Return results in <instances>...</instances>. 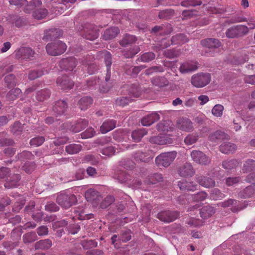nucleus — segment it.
Segmentation results:
<instances>
[{
	"mask_svg": "<svg viewBox=\"0 0 255 255\" xmlns=\"http://www.w3.org/2000/svg\"><path fill=\"white\" fill-rule=\"evenodd\" d=\"M22 239L25 244L31 243L37 240V236L34 232H31L25 234Z\"/></svg>",
	"mask_w": 255,
	"mask_h": 255,
	"instance_id": "48",
	"label": "nucleus"
},
{
	"mask_svg": "<svg viewBox=\"0 0 255 255\" xmlns=\"http://www.w3.org/2000/svg\"><path fill=\"white\" fill-rule=\"evenodd\" d=\"M62 35V31L59 28H51L44 32L43 39H50L57 38Z\"/></svg>",
	"mask_w": 255,
	"mask_h": 255,
	"instance_id": "27",
	"label": "nucleus"
},
{
	"mask_svg": "<svg viewBox=\"0 0 255 255\" xmlns=\"http://www.w3.org/2000/svg\"><path fill=\"white\" fill-rule=\"evenodd\" d=\"M117 122L114 120H107L105 121L100 127L102 133H106L116 128Z\"/></svg>",
	"mask_w": 255,
	"mask_h": 255,
	"instance_id": "28",
	"label": "nucleus"
},
{
	"mask_svg": "<svg viewBox=\"0 0 255 255\" xmlns=\"http://www.w3.org/2000/svg\"><path fill=\"white\" fill-rule=\"evenodd\" d=\"M119 32L120 30L118 27H111L104 31L102 37L105 40H110L115 38Z\"/></svg>",
	"mask_w": 255,
	"mask_h": 255,
	"instance_id": "23",
	"label": "nucleus"
},
{
	"mask_svg": "<svg viewBox=\"0 0 255 255\" xmlns=\"http://www.w3.org/2000/svg\"><path fill=\"white\" fill-rule=\"evenodd\" d=\"M117 179L121 183H125L128 182L130 179V175L126 171L119 170L116 175Z\"/></svg>",
	"mask_w": 255,
	"mask_h": 255,
	"instance_id": "47",
	"label": "nucleus"
},
{
	"mask_svg": "<svg viewBox=\"0 0 255 255\" xmlns=\"http://www.w3.org/2000/svg\"><path fill=\"white\" fill-rule=\"evenodd\" d=\"M241 198H251L255 196V184L248 186L238 194Z\"/></svg>",
	"mask_w": 255,
	"mask_h": 255,
	"instance_id": "26",
	"label": "nucleus"
},
{
	"mask_svg": "<svg viewBox=\"0 0 255 255\" xmlns=\"http://www.w3.org/2000/svg\"><path fill=\"white\" fill-rule=\"evenodd\" d=\"M178 186L180 189L182 191L194 192L197 190L198 185L193 181H187L182 179L178 182Z\"/></svg>",
	"mask_w": 255,
	"mask_h": 255,
	"instance_id": "15",
	"label": "nucleus"
},
{
	"mask_svg": "<svg viewBox=\"0 0 255 255\" xmlns=\"http://www.w3.org/2000/svg\"><path fill=\"white\" fill-rule=\"evenodd\" d=\"M99 192L94 189H89L85 194L86 199L88 201H92L97 200L99 197Z\"/></svg>",
	"mask_w": 255,
	"mask_h": 255,
	"instance_id": "42",
	"label": "nucleus"
},
{
	"mask_svg": "<svg viewBox=\"0 0 255 255\" xmlns=\"http://www.w3.org/2000/svg\"><path fill=\"white\" fill-rule=\"evenodd\" d=\"M181 52L180 50L175 49H167L163 52L164 55L168 58H174L180 56Z\"/></svg>",
	"mask_w": 255,
	"mask_h": 255,
	"instance_id": "52",
	"label": "nucleus"
},
{
	"mask_svg": "<svg viewBox=\"0 0 255 255\" xmlns=\"http://www.w3.org/2000/svg\"><path fill=\"white\" fill-rule=\"evenodd\" d=\"M56 84L63 90L71 89L74 86V82L66 75L59 77L57 79Z\"/></svg>",
	"mask_w": 255,
	"mask_h": 255,
	"instance_id": "12",
	"label": "nucleus"
},
{
	"mask_svg": "<svg viewBox=\"0 0 255 255\" xmlns=\"http://www.w3.org/2000/svg\"><path fill=\"white\" fill-rule=\"evenodd\" d=\"M82 35L87 39L94 40L99 36V30L95 25L88 24L84 27Z\"/></svg>",
	"mask_w": 255,
	"mask_h": 255,
	"instance_id": "8",
	"label": "nucleus"
},
{
	"mask_svg": "<svg viewBox=\"0 0 255 255\" xmlns=\"http://www.w3.org/2000/svg\"><path fill=\"white\" fill-rule=\"evenodd\" d=\"M152 84L155 86L163 87L168 84V81L164 77H155L151 79Z\"/></svg>",
	"mask_w": 255,
	"mask_h": 255,
	"instance_id": "41",
	"label": "nucleus"
},
{
	"mask_svg": "<svg viewBox=\"0 0 255 255\" xmlns=\"http://www.w3.org/2000/svg\"><path fill=\"white\" fill-rule=\"evenodd\" d=\"M197 182L205 188H212L215 186V180L208 176L200 175L196 177Z\"/></svg>",
	"mask_w": 255,
	"mask_h": 255,
	"instance_id": "18",
	"label": "nucleus"
},
{
	"mask_svg": "<svg viewBox=\"0 0 255 255\" xmlns=\"http://www.w3.org/2000/svg\"><path fill=\"white\" fill-rule=\"evenodd\" d=\"M4 81L8 88H11L16 85V80L15 76L13 74L7 75L4 78Z\"/></svg>",
	"mask_w": 255,
	"mask_h": 255,
	"instance_id": "63",
	"label": "nucleus"
},
{
	"mask_svg": "<svg viewBox=\"0 0 255 255\" xmlns=\"http://www.w3.org/2000/svg\"><path fill=\"white\" fill-rule=\"evenodd\" d=\"M228 138L229 135L221 130H217L211 133L209 136V139L213 142H215L220 139H228Z\"/></svg>",
	"mask_w": 255,
	"mask_h": 255,
	"instance_id": "33",
	"label": "nucleus"
},
{
	"mask_svg": "<svg viewBox=\"0 0 255 255\" xmlns=\"http://www.w3.org/2000/svg\"><path fill=\"white\" fill-rule=\"evenodd\" d=\"M202 2L200 0H185L181 2V5L184 7L196 6L200 5Z\"/></svg>",
	"mask_w": 255,
	"mask_h": 255,
	"instance_id": "55",
	"label": "nucleus"
},
{
	"mask_svg": "<svg viewBox=\"0 0 255 255\" xmlns=\"http://www.w3.org/2000/svg\"><path fill=\"white\" fill-rule=\"evenodd\" d=\"M135 41L136 37L134 35L127 34L120 41V43L122 46L125 47L133 43Z\"/></svg>",
	"mask_w": 255,
	"mask_h": 255,
	"instance_id": "46",
	"label": "nucleus"
},
{
	"mask_svg": "<svg viewBox=\"0 0 255 255\" xmlns=\"http://www.w3.org/2000/svg\"><path fill=\"white\" fill-rule=\"evenodd\" d=\"M101 57L104 59V61L107 67V70L110 71L112 65V55L108 51H103L101 53Z\"/></svg>",
	"mask_w": 255,
	"mask_h": 255,
	"instance_id": "49",
	"label": "nucleus"
},
{
	"mask_svg": "<svg viewBox=\"0 0 255 255\" xmlns=\"http://www.w3.org/2000/svg\"><path fill=\"white\" fill-rule=\"evenodd\" d=\"M215 212L214 208H201L200 214L202 218L205 219L211 217Z\"/></svg>",
	"mask_w": 255,
	"mask_h": 255,
	"instance_id": "54",
	"label": "nucleus"
},
{
	"mask_svg": "<svg viewBox=\"0 0 255 255\" xmlns=\"http://www.w3.org/2000/svg\"><path fill=\"white\" fill-rule=\"evenodd\" d=\"M237 147L234 143L231 142H224L219 146L220 151L224 154L234 153L237 150Z\"/></svg>",
	"mask_w": 255,
	"mask_h": 255,
	"instance_id": "24",
	"label": "nucleus"
},
{
	"mask_svg": "<svg viewBox=\"0 0 255 255\" xmlns=\"http://www.w3.org/2000/svg\"><path fill=\"white\" fill-rule=\"evenodd\" d=\"M174 10L171 9H165L159 12L158 17L160 19H169L173 15Z\"/></svg>",
	"mask_w": 255,
	"mask_h": 255,
	"instance_id": "60",
	"label": "nucleus"
},
{
	"mask_svg": "<svg viewBox=\"0 0 255 255\" xmlns=\"http://www.w3.org/2000/svg\"><path fill=\"white\" fill-rule=\"evenodd\" d=\"M67 49L66 44L60 40H56L49 43L46 46V50L49 55L52 56L59 55L63 53Z\"/></svg>",
	"mask_w": 255,
	"mask_h": 255,
	"instance_id": "1",
	"label": "nucleus"
},
{
	"mask_svg": "<svg viewBox=\"0 0 255 255\" xmlns=\"http://www.w3.org/2000/svg\"><path fill=\"white\" fill-rule=\"evenodd\" d=\"M224 107L220 104L216 105L212 110V113L214 116L217 117H220L223 115Z\"/></svg>",
	"mask_w": 255,
	"mask_h": 255,
	"instance_id": "64",
	"label": "nucleus"
},
{
	"mask_svg": "<svg viewBox=\"0 0 255 255\" xmlns=\"http://www.w3.org/2000/svg\"><path fill=\"white\" fill-rule=\"evenodd\" d=\"M68 108L67 103L64 100L57 101L53 108L54 113L58 116L64 115Z\"/></svg>",
	"mask_w": 255,
	"mask_h": 255,
	"instance_id": "20",
	"label": "nucleus"
},
{
	"mask_svg": "<svg viewBox=\"0 0 255 255\" xmlns=\"http://www.w3.org/2000/svg\"><path fill=\"white\" fill-rule=\"evenodd\" d=\"M177 155L176 151L163 153L155 158V163L159 166L167 167L175 159Z\"/></svg>",
	"mask_w": 255,
	"mask_h": 255,
	"instance_id": "3",
	"label": "nucleus"
},
{
	"mask_svg": "<svg viewBox=\"0 0 255 255\" xmlns=\"http://www.w3.org/2000/svg\"><path fill=\"white\" fill-rule=\"evenodd\" d=\"M44 74V71L41 69L33 70L29 71L28 78L30 80H33L39 78Z\"/></svg>",
	"mask_w": 255,
	"mask_h": 255,
	"instance_id": "51",
	"label": "nucleus"
},
{
	"mask_svg": "<svg viewBox=\"0 0 255 255\" xmlns=\"http://www.w3.org/2000/svg\"><path fill=\"white\" fill-rule=\"evenodd\" d=\"M93 100L91 97L84 96L78 101V106L81 110H86L93 104Z\"/></svg>",
	"mask_w": 255,
	"mask_h": 255,
	"instance_id": "31",
	"label": "nucleus"
},
{
	"mask_svg": "<svg viewBox=\"0 0 255 255\" xmlns=\"http://www.w3.org/2000/svg\"><path fill=\"white\" fill-rule=\"evenodd\" d=\"M178 173L181 177H187L192 176L195 171L191 163L186 162L179 168Z\"/></svg>",
	"mask_w": 255,
	"mask_h": 255,
	"instance_id": "17",
	"label": "nucleus"
},
{
	"mask_svg": "<svg viewBox=\"0 0 255 255\" xmlns=\"http://www.w3.org/2000/svg\"><path fill=\"white\" fill-rule=\"evenodd\" d=\"M198 68L197 62L194 61H188L183 63L179 70L181 73L185 74L193 72Z\"/></svg>",
	"mask_w": 255,
	"mask_h": 255,
	"instance_id": "16",
	"label": "nucleus"
},
{
	"mask_svg": "<svg viewBox=\"0 0 255 255\" xmlns=\"http://www.w3.org/2000/svg\"><path fill=\"white\" fill-rule=\"evenodd\" d=\"M240 161L236 159H228L222 162V167L227 171H232L238 167Z\"/></svg>",
	"mask_w": 255,
	"mask_h": 255,
	"instance_id": "25",
	"label": "nucleus"
},
{
	"mask_svg": "<svg viewBox=\"0 0 255 255\" xmlns=\"http://www.w3.org/2000/svg\"><path fill=\"white\" fill-rule=\"evenodd\" d=\"M201 44L204 47L209 48H217L221 46L219 40L215 38H208L201 41Z\"/></svg>",
	"mask_w": 255,
	"mask_h": 255,
	"instance_id": "30",
	"label": "nucleus"
},
{
	"mask_svg": "<svg viewBox=\"0 0 255 255\" xmlns=\"http://www.w3.org/2000/svg\"><path fill=\"white\" fill-rule=\"evenodd\" d=\"M177 128L185 131H191L193 130L194 127L192 122L187 118H180L177 121Z\"/></svg>",
	"mask_w": 255,
	"mask_h": 255,
	"instance_id": "14",
	"label": "nucleus"
},
{
	"mask_svg": "<svg viewBox=\"0 0 255 255\" xmlns=\"http://www.w3.org/2000/svg\"><path fill=\"white\" fill-rule=\"evenodd\" d=\"M154 156V153L151 150H148L145 152L138 151L134 154V158L136 160L146 162L148 161L149 159L153 158Z\"/></svg>",
	"mask_w": 255,
	"mask_h": 255,
	"instance_id": "19",
	"label": "nucleus"
},
{
	"mask_svg": "<svg viewBox=\"0 0 255 255\" xmlns=\"http://www.w3.org/2000/svg\"><path fill=\"white\" fill-rule=\"evenodd\" d=\"M249 32V28L248 26L240 24L233 26L226 31V35L230 38L241 37L248 34Z\"/></svg>",
	"mask_w": 255,
	"mask_h": 255,
	"instance_id": "2",
	"label": "nucleus"
},
{
	"mask_svg": "<svg viewBox=\"0 0 255 255\" xmlns=\"http://www.w3.org/2000/svg\"><path fill=\"white\" fill-rule=\"evenodd\" d=\"M38 211V212L33 213L32 215L33 219L36 222H39L42 220L45 222H51L55 220V217L54 216L46 215L40 210Z\"/></svg>",
	"mask_w": 255,
	"mask_h": 255,
	"instance_id": "22",
	"label": "nucleus"
},
{
	"mask_svg": "<svg viewBox=\"0 0 255 255\" xmlns=\"http://www.w3.org/2000/svg\"><path fill=\"white\" fill-rule=\"evenodd\" d=\"M88 125V121L86 119H80L77 123L73 124L70 130L74 132H78L85 128Z\"/></svg>",
	"mask_w": 255,
	"mask_h": 255,
	"instance_id": "29",
	"label": "nucleus"
},
{
	"mask_svg": "<svg viewBox=\"0 0 255 255\" xmlns=\"http://www.w3.org/2000/svg\"><path fill=\"white\" fill-rule=\"evenodd\" d=\"M42 2L40 0H32L29 3L25 5L24 8V11L26 13H30L32 10H34L37 7L41 5Z\"/></svg>",
	"mask_w": 255,
	"mask_h": 255,
	"instance_id": "40",
	"label": "nucleus"
},
{
	"mask_svg": "<svg viewBox=\"0 0 255 255\" xmlns=\"http://www.w3.org/2000/svg\"><path fill=\"white\" fill-rule=\"evenodd\" d=\"M171 43L173 44H182L188 41V38L183 34H178L173 36L171 38Z\"/></svg>",
	"mask_w": 255,
	"mask_h": 255,
	"instance_id": "39",
	"label": "nucleus"
},
{
	"mask_svg": "<svg viewBox=\"0 0 255 255\" xmlns=\"http://www.w3.org/2000/svg\"><path fill=\"white\" fill-rule=\"evenodd\" d=\"M155 57V55L153 52H148L142 54L140 56V60L143 62H149Z\"/></svg>",
	"mask_w": 255,
	"mask_h": 255,
	"instance_id": "59",
	"label": "nucleus"
},
{
	"mask_svg": "<svg viewBox=\"0 0 255 255\" xmlns=\"http://www.w3.org/2000/svg\"><path fill=\"white\" fill-rule=\"evenodd\" d=\"M21 93V90L18 88L11 90L6 95V100L9 102L13 101L16 99Z\"/></svg>",
	"mask_w": 255,
	"mask_h": 255,
	"instance_id": "44",
	"label": "nucleus"
},
{
	"mask_svg": "<svg viewBox=\"0 0 255 255\" xmlns=\"http://www.w3.org/2000/svg\"><path fill=\"white\" fill-rule=\"evenodd\" d=\"M52 244L50 239L41 240L35 244L34 247L35 250H46L51 247Z\"/></svg>",
	"mask_w": 255,
	"mask_h": 255,
	"instance_id": "32",
	"label": "nucleus"
},
{
	"mask_svg": "<svg viewBox=\"0 0 255 255\" xmlns=\"http://www.w3.org/2000/svg\"><path fill=\"white\" fill-rule=\"evenodd\" d=\"M179 216V212L177 211L165 210L158 213L157 218L165 223H170Z\"/></svg>",
	"mask_w": 255,
	"mask_h": 255,
	"instance_id": "7",
	"label": "nucleus"
},
{
	"mask_svg": "<svg viewBox=\"0 0 255 255\" xmlns=\"http://www.w3.org/2000/svg\"><path fill=\"white\" fill-rule=\"evenodd\" d=\"M140 51V48L138 46H134L130 48V50L124 52V56L127 58H132Z\"/></svg>",
	"mask_w": 255,
	"mask_h": 255,
	"instance_id": "57",
	"label": "nucleus"
},
{
	"mask_svg": "<svg viewBox=\"0 0 255 255\" xmlns=\"http://www.w3.org/2000/svg\"><path fill=\"white\" fill-rule=\"evenodd\" d=\"M81 245L85 250L96 247L97 243L94 240H83L81 242Z\"/></svg>",
	"mask_w": 255,
	"mask_h": 255,
	"instance_id": "56",
	"label": "nucleus"
},
{
	"mask_svg": "<svg viewBox=\"0 0 255 255\" xmlns=\"http://www.w3.org/2000/svg\"><path fill=\"white\" fill-rule=\"evenodd\" d=\"M255 168V161L253 159H249L244 163L242 170L243 172L246 173L251 171Z\"/></svg>",
	"mask_w": 255,
	"mask_h": 255,
	"instance_id": "50",
	"label": "nucleus"
},
{
	"mask_svg": "<svg viewBox=\"0 0 255 255\" xmlns=\"http://www.w3.org/2000/svg\"><path fill=\"white\" fill-rule=\"evenodd\" d=\"M211 76L210 74L200 73L194 74L192 76L191 82L194 87L202 88L209 84Z\"/></svg>",
	"mask_w": 255,
	"mask_h": 255,
	"instance_id": "4",
	"label": "nucleus"
},
{
	"mask_svg": "<svg viewBox=\"0 0 255 255\" xmlns=\"http://www.w3.org/2000/svg\"><path fill=\"white\" fill-rule=\"evenodd\" d=\"M21 177L20 174H13L8 175L7 177L4 186L6 188L10 189L17 187L19 185V182Z\"/></svg>",
	"mask_w": 255,
	"mask_h": 255,
	"instance_id": "11",
	"label": "nucleus"
},
{
	"mask_svg": "<svg viewBox=\"0 0 255 255\" xmlns=\"http://www.w3.org/2000/svg\"><path fill=\"white\" fill-rule=\"evenodd\" d=\"M128 95L129 98H138L141 95V90L139 87L135 85L132 84L128 87Z\"/></svg>",
	"mask_w": 255,
	"mask_h": 255,
	"instance_id": "37",
	"label": "nucleus"
},
{
	"mask_svg": "<svg viewBox=\"0 0 255 255\" xmlns=\"http://www.w3.org/2000/svg\"><path fill=\"white\" fill-rule=\"evenodd\" d=\"M192 159L197 163L201 165H207L211 162V159L203 152L193 150L190 153Z\"/></svg>",
	"mask_w": 255,
	"mask_h": 255,
	"instance_id": "9",
	"label": "nucleus"
},
{
	"mask_svg": "<svg viewBox=\"0 0 255 255\" xmlns=\"http://www.w3.org/2000/svg\"><path fill=\"white\" fill-rule=\"evenodd\" d=\"M37 7L32 12V16L37 19H41L46 17L48 13L46 9Z\"/></svg>",
	"mask_w": 255,
	"mask_h": 255,
	"instance_id": "34",
	"label": "nucleus"
},
{
	"mask_svg": "<svg viewBox=\"0 0 255 255\" xmlns=\"http://www.w3.org/2000/svg\"><path fill=\"white\" fill-rule=\"evenodd\" d=\"M57 202L62 207H70L76 203L77 198L73 194L61 193L57 197Z\"/></svg>",
	"mask_w": 255,
	"mask_h": 255,
	"instance_id": "5",
	"label": "nucleus"
},
{
	"mask_svg": "<svg viewBox=\"0 0 255 255\" xmlns=\"http://www.w3.org/2000/svg\"><path fill=\"white\" fill-rule=\"evenodd\" d=\"M199 139V134L195 132L188 134L184 138V142L186 145H191L195 143Z\"/></svg>",
	"mask_w": 255,
	"mask_h": 255,
	"instance_id": "43",
	"label": "nucleus"
},
{
	"mask_svg": "<svg viewBox=\"0 0 255 255\" xmlns=\"http://www.w3.org/2000/svg\"><path fill=\"white\" fill-rule=\"evenodd\" d=\"M77 63L74 57H70L62 59L59 62V66L63 70L72 71L76 67Z\"/></svg>",
	"mask_w": 255,
	"mask_h": 255,
	"instance_id": "10",
	"label": "nucleus"
},
{
	"mask_svg": "<svg viewBox=\"0 0 255 255\" xmlns=\"http://www.w3.org/2000/svg\"><path fill=\"white\" fill-rule=\"evenodd\" d=\"M15 56L16 58H22L23 59L33 60L36 58V54L30 47H22L14 52Z\"/></svg>",
	"mask_w": 255,
	"mask_h": 255,
	"instance_id": "6",
	"label": "nucleus"
},
{
	"mask_svg": "<svg viewBox=\"0 0 255 255\" xmlns=\"http://www.w3.org/2000/svg\"><path fill=\"white\" fill-rule=\"evenodd\" d=\"M208 196V194L204 191H201L197 194L192 195V200L194 202H200L204 200Z\"/></svg>",
	"mask_w": 255,
	"mask_h": 255,
	"instance_id": "61",
	"label": "nucleus"
},
{
	"mask_svg": "<svg viewBox=\"0 0 255 255\" xmlns=\"http://www.w3.org/2000/svg\"><path fill=\"white\" fill-rule=\"evenodd\" d=\"M50 91L48 89H42L36 93V99L39 102H42L49 98Z\"/></svg>",
	"mask_w": 255,
	"mask_h": 255,
	"instance_id": "45",
	"label": "nucleus"
},
{
	"mask_svg": "<svg viewBox=\"0 0 255 255\" xmlns=\"http://www.w3.org/2000/svg\"><path fill=\"white\" fill-rule=\"evenodd\" d=\"M160 118L159 115L156 112L152 113L145 117L141 120V124L143 126H149Z\"/></svg>",
	"mask_w": 255,
	"mask_h": 255,
	"instance_id": "21",
	"label": "nucleus"
},
{
	"mask_svg": "<svg viewBox=\"0 0 255 255\" xmlns=\"http://www.w3.org/2000/svg\"><path fill=\"white\" fill-rule=\"evenodd\" d=\"M149 141L151 143L163 145L172 143L173 140L167 135L161 134L157 136L151 137Z\"/></svg>",
	"mask_w": 255,
	"mask_h": 255,
	"instance_id": "13",
	"label": "nucleus"
},
{
	"mask_svg": "<svg viewBox=\"0 0 255 255\" xmlns=\"http://www.w3.org/2000/svg\"><path fill=\"white\" fill-rule=\"evenodd\" d=\"M125 73L128 75L134 76L136 75L141 70L139 66H131L130 67H125Z\"/></svg>",
	"mask_w": 255,
	"mask_h": 255,
	"instance_id": "58",
	"label": "nucleus"
},
{
	"mask_svg": "<svg viewBox=\"0 0 255 255\" xmlns=\"http://www.w3.org/2000/svg\"><path fill=\"white\" fill-rule=\"evenodd\" d=\"M23 130V127L21 124L19 122H16L14 123L11 128V131L15 136L20 135Z\"/></svg>",
	"mask_w": 255,
	"mask_h": 255,
	"instance_id": "53",
	"label": "nucleus"
},
{
	"mask_svg": "<svg viewBox=\"0 0 255 255\" xmlns=\"http://www.w3.org/2000/svg\"><path fill=\"white\" fill-rule=\"evenodd\" d=\"M82 149L80 144L72 143L65 147V151L70 154H77Z\"/></svg>",
	"mask_w": 255,
	"mask_h": 255,
	"instance_id": "35",
	"label": "nucleus"
},
{
	"mask_svg": "<svg viewBox=\"0 0 255 255\" xmlns=\"http://www.w3.org/2000/svg\"><path fill=\"white\" fill-rule=\"evenodd\" d=\"M146 134L147 131L144 128L138 129L132 132L131 137L134 141L138 142Z\"/></svg>",
	"mask_w": 255,
	"mask_h": 255,
	"instance_id": "38",
	"label": "nucleus"
},
{
	"mask_svg": "<svg viewBox=\"0 0 255 255\" xmlns=\"http://www.w3.org/2000/svg\"><path fill=\"white\" fill-rule=\"evenodd\" d=\"M247 21L249 29H255V17H251L247 18L245 17H238L234 21V22H242Z\"/></svg>",
	"mask_w": 255,
	"mask_h": 255,
	"instance_id": "36",
	"label": "nucleus"
},
{
	"mask_svg": "<svg viewBox=\"0 0 255 255\" xmlns=\"http://www.w3.org/2000/svg\"><path fill=\"white\" fill-rule=\"evenodd\" d=\"M234 115L237 117V119L233 120V123L235 125L234 129L236 131H238L241 128V124L243 122V119L240 116V113L238 111L234 112Z\"/></svg>",
	"mask_w": 255,
	"mask_h": 255,
	"instance_id": "62",
	"label": "nucleus"
}]
</instances>
